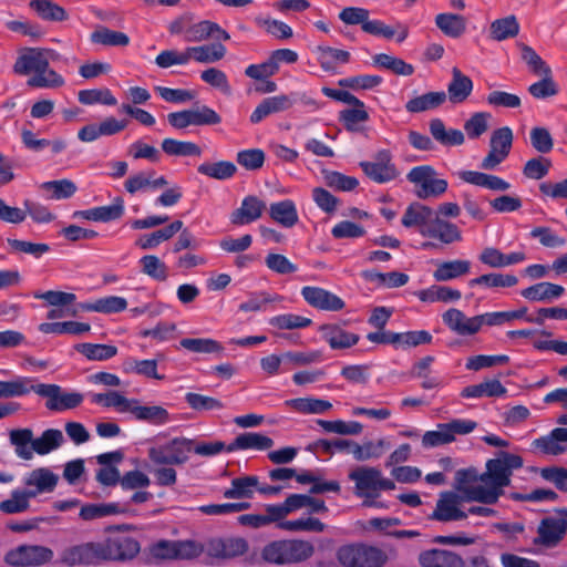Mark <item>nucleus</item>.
<instances>
[{"mask_svg":"<svg viewBox=\"0 0 567 567\" xmlns=\"http://www.w3.org/2000/svg\"><path fill=\"white\" fill-rule=\"evenodd\" d=\"M523 466L519 455L499 452L497 457L486 462V471L480 474L475 468L458 470L454 487L467 503L496 504L511 484L514 470Z\"/></svg>","mask_w":567,"mask_h":567,"instance_id":"1","label":"nucleus"},{"mask_svg":"<svg viewBox=\"0 0 567 567\" xmlns=\"http://www.w3.org/2000/svg\"><path fill=\"white\" fill-rule=\"evenodd\" d=\"M47 53L52 59L59 54L52 50L40 48H25L20 51L14 64L13 72L18 75H31L27 84L38 89H56L64 85L65 81L61 74L50 68Z\"/></svg>","mask_w":567,"mask_h":567,"instance_id":"2","label":"nucleus"},{"mask_svg":"<svg viewBox=\"0 0 567 567\" xmlns=\"http://www.w3.org/2000/svg\"><path fill=\"white\" fill-rule=\"evenodd\" d=\"M200 542L159 539L144 550L145 563L159 566L172 560H193L202 555Z\"/></svg>","mask_w":567,"mask_h":567,"instance_id":"3","label":"nucleus"},{"mask_svg":"<svg viewBox=\"0 0 567 567\" xmlns=\"http://www.w3.org/2000/svg\"><path fill=\"white\" fill-rule=\"evenodd\" d=\"M313 554V544L298 538L272 540L261 549V558L266 563L280 566L303 563Z\"/></svg>","mask_w":567,"mask_h":567,"instance_id":"4","label":"nucleus"},{"mask_svg":"<svg viewBox=\"0 0 567 567\" xmlns=\"http://www.w3.org/2000/svg\"><path fill=\"white\" fill-rule=\"evenodd\" d=\"M336 557L342 567H384L389 561L383 549L364 543L342 545Z\"/></svg>","mask_w":567,"mask_h":567,"instance_id":"5","label":"nucleus"},{"mask_svg":"<svg viewBox=\"0 0 567 567\" xmlns=\"http://www.w3.org/2000/svg\"><path fill=\"white\" fill-rule=\"evenodd\" d=\"M406 179L414 185L415 195L420 199L437 198L449 187L447 181L440 178L431 165L415 166L406 174Z\"/></svg>","mask_w":567,"mask_h":567,"instance_id":"6","label":"nucleus"},{"mask_svg":"<svg viewBox=\"0 0 567 567\" xmlns=\"http://www.w3.org/2000/svg\"><path fill=\"white\" fill-rule=\"evenodd\" d=\"M202 554H206L213 563H223L244 556L249 550L247 539L239 536L212 537L200 543Z\"/></svg>","mask_w":567,"mask_h":567,"instance_id":"7","label":"nucleus"},{"mask_svg":"<svg viewBox=\"0 0 567 567\" xmlns=\"http://www.w3.org/2000/svg\"><path fill=\"white\" fill-rule=\"evenodd\" d=\"M477 423L468 419H453L447 423H440L433 431H427L422 436V445L426 449L446 445L456 440L457 435H466L473 432Z\"/></svg>","mask_w":567,"mask_h":567,"instance_id":"8","label":"nucleus"},{"mask_svg":"<svg viewBox=\"0 0 567 567\" xmlns=\"http://www.w3.org/2000/svg\"><path fill=\"white\" fill-rule=\"evenodd\" d=\"M567 534V513L565 508L540 519L534 544L546 549L557 547Z\"/></svg>","mask_w":567,"mask_h":567,"instance_id":"9","label":"nucleus"},{"mask_svg":"<svg viewBox=\"0 0 567 567\" xmlns=\"http://www.w3.org/2000/svg\"><path fill=\"white\" fill-rule=\"evenodd\" d=\"M54 557L51 548L42 545L22 544L9 549L4 561L13 567H40Z\"/></svg>","mask_w":567,"mask_h":567,"instance_id":"10","label":"nucleus"},{"mask_svg":"<svg viewBox=\"0 0 567 567\" xmlns=\"http://www.w3.org/2000/svg\"><path fill=\"white\" fill-rule=\"evenodd\" d=\"M99 542L103 564L132 560L141 550L138 540L128 535H111Z\"/></svg>","mask_w":567,"mask_h":567,"instance_id":"11","label":"nucleus"},{"mask_svg":"<svg viewBox=\"0 0 567 567\" xmlns=\"http://www.w3.org/2000/svg\"><path fill=\"white\" fill-rule=\"evenodd\" d=\"M59 561L68 567L100 566L103 564L100 542L91 540L68 546L60 553Z\"/></svg>","mask_w":567,"mask_h":567,"instance_id":"12","label":"nucleus"},{"mask_svg":"<svg viewBox=\"0 0 567 567\" xmlns=\"http://www.w3.org/2000/svg\"><path fill=\"white\" fill-rule=\"evenodd\" d=\"M32 392L45 398V408L53 412L75 409L84 400L82 393L63 391L58 384L39 383L32 385Z\"/></svg>","mask_w":567,"mask_h":567,"instance_id":"13","label":"nucleus"},{"mask_svg":"<svg viewBox=\"0 0 567 567\" xmlns=\"http://www.w3.org/2000/svg\"><path fill=\"white\" fill-rule=\"evenodd\" d=\"M193 440L185 437L174 439L166 444L151 447L148 457L154 464L158 465L184 464L193 450Z\"/></svg>","mask_w":567,"mask_h":567,"instance_id":"14","label":"nucleus"},{"mask_svg":"<svg viewBox=\"0 0 567 567\" xmlns=\"http://www.w3.org/2000/svg\"><path fill=\"white\" fill-rule=\"evenodd\" d=\"M169 125L176 130L188 126L215 125L221 122L217 112L207 105H197L193 109L172 112L167 115Z\"/></svg>","mask_w":567,"mask_h":567,"instance_id":"15","label":"nucleus"},{"mask_svg":"<svg viewBox=\"0 0 567 567\" xmlns=\"http://www.w3.org/2000/svg\"><path fill=\"white\" fill-rule=\"evenodd\" d=\"M465 502V497L457 492H442L430 518L441 523L464 520L467 518Z\"/></svg>","mask_w":567,"mask_h":567,"instance_id":"16","label":"nucleus"},{"mask_svg":"<svg viewBox=\"0 0 567 567\" xmlns=\"http://www.w3.org/2000/svg\"><path fill=\"white\" fill-rule=\"evenodd\" d=\"M360 167L371 181L378 184L390 183L400 175L388 150L379 151L372 161L361 162Z\"/></svg>","mask_w":567,"mask_h":567,"instance_id":"17","label":"nucleus"},{"mask_svg":"<svg viewBox=\"0 0 567 567\" xmlns=\"http://www.w3.org/2000/svg\"><path fill=\"white\" fill-rule=\"evenodd\" d=\"M513 145V131L508 126L495 130L489 140V152L483 158L481 167L486 171L494 169L503 163Z\"/></svg>","mask_w":567,"mask_h":567,"instance_id":"18","label":"nucleus"},{"mask_svg":"<svg viewBox=\"0 0 567 567\" xmlns=\"http://www.w3.org/2000/svg\"><path fill=\"white\" fill-rule=\"evenodd\" d=\"M380 470L371 466H360L349 473L354 482L355 495L361 498H377Z\"/></svg>","mask_w":567,"mask_h":567,"instance_id":"19","label":"nucleus"},{"mask_svg":"<svg viewBox=\"0 0 567 567\" xmlns=\"http://www.w3.org/2000/svg\"><path fill=\"white\" fill-rule=\"evenodd\" d=\"M298 93L279 94L264 99L250 115L252 124L260 123L267 116L289 110L297 103Z\"/></svg>","mask_w":567,"mask_h":567,"instance_id":"20","label":"nucleus"},{"mask_svg":"<svg viewBox=\"0 0 567 567\" xmlns=\"http://www.w3.org/2000/svg\"><path fill=\"white\" fill-rule=\"evenodd\" d=\"M301 296L313 308L324 311H339L344 308V301L337 295L319 287L306 286Z\"/></svg>","mask_w":567,"mask_h":567,"instance_id":"21","label":"nucleus"},{"mask_svg":"<svg viewBox=\"0 0 567 567\" xmlns=\"http://www.w3.org/2000/svg\"><path fill=\"white\" fill-rule=\"evenodd\" d=\"M58 481L59 476L50 468H35L23 478V483L27 487L24 491L32 493L31 498H34L40 494L53 492Z\"/></svg>","mask_w":567,"mask_h":567,"instance_id":"22","label":"nucleus"},{"mask_svg":"<svg viewBox=\"0 0 567 567\" xmlns=\"http://www.w3.org/2000/svg\"><path fill=\"white\" fill-rule=\"evenodd\" d=\"M443 322L452 331L460 336H472L482 328V319L478 316L466 317L461 310L451 308L442 316Z\"/></svg>","mask_w":567,"mask_h":567,"instance_id":"23","label":"nucleus"},{"mask_svg":"<svg viewBox=\"0 0 567 567\" xmlns=\"http://www.w3.org/2000/svg\"><path fill=\"white\" fill-rule=\"evenodd\" d=\"M124 200L116 197L111 205L93 207L85 210H76L73 213V218H83L92 221L109 223L120 219L124 214Z\"/></svg>","mask_w":567,"mask_h":567,"instance_id":"24","label":"nucleus"},{"mask_svg":"<svg viewBox=\"0 0 567 567\" xmlns=\"http://www.w3.org/2000/svg\"><path fill=\"white\" fill-rule=\"evenodd\" d=\"M419 564L421 567H464L463 558L446 549H426L420 553Z\"/></svg>","mask_w":567,"mask_h":567,"instance_id":"25","label":"nucleus"},{"mask_svg":"<svg viewBox=\"0 0 567 567\" xmlns=\"http://www.w3.org/2000/svg\"><path fill=\"white\" fill-rule=\"evenodd\" d=\"M420 233L430 238H435L443 244H452L462 239L461 231L455 224L446 221L435 213L430 225L420 230Z\"/></svg>","mask_w":567,"mask_h":567,"instance_id":"26","label":"nucleus"},{"mask_svg":"<svg viewBox=\"0 0 567 567\" xmlns=\"http://www.w3.org/2000/svg\"><path fill=\"white\" fill-rule=\"evenodd\" d=\"M266 209V203L259 199L257 196H246L239 208L235 209L230 215V221L234 225H247L262 216Z\"/></svg>","mask_w":567,"mask_h":567,"instance_id":"27","label":"nucleus"},{"mask_svg":"<svg viewBox=\"0 0 567 567\" xmlns=\"http://www.w3.org/2000/svg\"><path fill=\"white\" fill-rule=\"evenodd\" d=\"M458 178L464 183L487 188L494 192H506L511 188V184L505 179L477 171H460L456 173Z\"/></svg>","mask_w":567,"mask_h":567,"instance_id":"28","label":"nucleus"},{"mask_svg":"<svg viewBox=\"0 0 567 567\" xmlns=\"http://www.w3.org/2000/svg\"><path fill=\"white\" fill-rule=\"evenodd\" d=\"M123 458L121 452H109L96 456V461L102 467L96 473V481L104 486H114L121 481L120 472L111 464L118 463Z\"/></svg>","mask_w":567,"mask_h":567,"instance_id":"29","label":"nucleus"},{"mask_svg":"<svg viewBox=\"0 0 567 567\" xmlns=\"http://www.w3.org/2000/svg\"><path fill=\"white\" fill-rule=\"evenodd\" d=\"M565 288L549 281H542L520 291V296L533 302H548L560 298Z\"/></svg>","mask_w":567,"mask_h":567,"instance_id":"30","label":"nucleus"},{"mask_svg":"<svg viewBox=\"0 0 567 567\" xmlns=\"http://www.w3.org/2000/svg\"><path fill=\"white\" fill-rule=\"evenodd\" d=\"M274 446V440L262 433L245 432L236 436L233 443L227 445V452L239 450L266 451Z\"/></svg>","mask_w":567,"mask_h":567,"instance_id":"31","label":"nucleus"},{"mask_svg":"<svg viewBox=\"0 0 567 567\" xmlns=\"http://www.w3.org/2000/svg\"><path fill=\"white\" fill-rule=\"evenodd\" d=\"M473 91V81L461 72L458 68L452 69V80L447 85L446 97L453 104L463 103Z\"/></svg>","mask_w":567,"mask_h":567,"instance_id":"32","label":"nucleus"},{"mask_svg":"<svg viewBox=\"0 0 567 567\" xmlns=\"http://www.w3.org/2000/svg\"><path fill=\"white\" fill-rule=\"evenodd\" d=\"M138 421L152 423L155 425H162L168 422L169 414L168 412L157 405H140L138 400L132 399V403L130 405L128 412Z\"/></svg>","mask_w":567,"mask_h":567,"instance_id":"33","label":"nucleus"},{"mask_svg":"<svg viewBox=\"0 0 567 567\" xmlns=\"http://www.w3.org/2000/svg\"><path fill=\"white\" fill-rule=\"evenodd\" d=\"M322 338L332 349H348L357 344L359 336L349 332L336 324H328L321 328Z\"/></svg>","mask_w":567,"mask_h":567,"instance_id":"34","label":"nucleus"},{"mask_svg":"<svg viewBox=\"0 0 567 567\" xmlns=\"http://www.w3.org/2000/svg\"><path fill=\"white\" fill-rule=\"evenodd\" d=\"M269 216L274 221L286 228L293 227L299 220L296 204L291 199L272 203L269 206Z\"/></svg>","mask_w":567,"mask_h":567,"instance_id":"35","label":"nucleus"},{"mask_svg":"<svg viewBox=\"0 0 567 567\" xmlns=\"http://www.w3.org/2000/svg\"><path fill=\"white\" fill-rule=\"evenodd\" d=\"M430 133L433 138L444 146H458L465 141L462 131L456 128L447 130L441 118H433L430 121Z\"/></svg>","mask_w":567,"mask_h":567,"instance_id":"36","label":"nucleus"},{"mask_svg":"<svg viewBox=\"0 0 567 567\" xmlns=\"http://www.w3.org/2000/svg\"><path fill=\"white\" fill-rule=\"evenodd\" d=\"M471 271V261L464 259H455L442 261L437 264L433 272V278L436 281H450L458 277L465 276Z\"/></svg>","mask_w":567,"mask_h":567,"instance_id":"37","label":"nucleus"},{"mask_svg":"<svg viewBox=\"0 0 567 567\" xmlns=\"http://www.w3.org/2000/svg\"><path fill=\"white\" fill-rule=\"evenodd\" d=\"M435 212L421 203H412L408 206L402 217V225L404 227H421L426 228L430 225Z\"/></svg>","mask_w":567,"mask_h":567,"instance_id":"38","label":"nucleus"},{"mask_svg":"<svg viewBox=\"0 0 567 567\" xmlns=\"http://www.w3.org/2000/svg\"><path fill=\"white\" fill-rule=\"evenodd\" d=\"M446 101V93L444 91L427 92L425 94L415 96L409 100L405 104V110L409 113H421L437 109Z\"/></svg>","mask_w":567,"mask_h":567,"instance_id":"39","label":"nucleus"},{"mask_svg":"<svg viewBox=\"0 0 567 567\" xmlns=\"http://www.w3.org/2000/svg\"><path fill=\"white\" fill-rule=\"evenodd\" d=\"M183 228V221L182 220H175L171 225H168L165 228L155 230L151 234H146L141 236L136 240V246H138L142 249H152L157 247L161 243L171 239L176 233L182 230Z\"/></svg>","mask_w":567,"mask_h":567,"instance_id":"40","label":"nucleus"},{"mask_svg":"<svg viewBox=\"0 0 567 567\" xmlns=\"http://www.w3.org/2000/svg\"><path fill=\"white\" fill-rule=\"evenodd\" d=\"M126 512V506L118 503L86 504L81 507L79 516L83 520H94L111 515L124 514Z\"/></svg>","mask_w":567,"mask_h":567,"instance_id":"41","label":"nucleus"},{"mask_svg":"<svg viewBox=\"0 0 567 567\" xmlns=\"http://www.w3.org/2000/svg\"><path fill=\"white\" fill-rule=\"evenodd\" d=\"M80 308L85 311L111 315L124 311L127 308V301L123 297L107 296L93 302L82 303Z\"/></svg>","mask_w":567,"mask_h":567,"instance_id":"42","label":"nucleus"},{"mask_svg":"<svg viewBox=\"0 0 567 567\" xmlns=\"http://www.w3.org/2000/svg\"><path fill=\"white\" fill-rule=\"evenodd\" d=\"M29 6L44 21L61 22L69 19L65 9L51 0H32Z\"/></svg>","mask_w":567,"mask_h":567,"instance_id":"43","label":"nucleus"},{"mask_svg":"<svg viewBox=\"0 0 567 567\" xmlns=\"http://www.w3.org/2000/svg\"><path fill=\"white\" fill-rule=\"evenodd\" d=\"M518 284V278L509 274L491 272L468 280L471 288L481 286L484 288H509Z\"/></svg>","mask_w":567,"mask_h":567,"instance_id":"44","label":"nucleus"},{"mask_svg":"<svg viewBox=\"0 0 567 567\" xmlns=\"http://www.w3.org/2000/svg\"><path fill=\"white\" fill-rule=\"evenodd\" d=\"M507 390L498 380H488L478 384H473L464 388L461 392L463 398H498L503 396Z\"/></svg>","mask_w":567,"mask_h":567,"instance_id":"45","label":"nucleus"},{"mask_svg":"<svg viewBox=\"0 0 567 567\" xmlns=\"http://www.w3.org/2000/svg\"><path fill=\"white\" fill-rule=\"evenodd\" d=\"M285 405L302 414H321L332 408L329 401L315 398L290 399Z\"/></svg>","mask_w":567,"mask_h":567,"instance_id":"46","label":"nucleus"},{"mask_svg":"<svg viewBox=\"0 0 567 567\" xmlns=\"http://www.w3.org/2000/svg\"><path fill=\"white\" fill-rule=\"evenodd\" d=\"M320 66L327 72H333L338 64L350 61V53L344 50L320 45L317 48Z\"/></svg>","mask_w":567,"mask_h":567,"instance_id":"47","label":"nucleus"},{"mask_svg":"<svg viewBox=\"0 0 567 567\" xmlns=\"http://www.w3.org/2000/svg\"><path fill=\"white\" fill-rule=\"evenodd\" d=\"M417 298L423 302H452L461 299L462 293L457 289L446 286H431L416 292Z\"/></svg>","mask_w":567,"mask_h":567,"instance_id":"48","label":"nucleus"},{"mask_svg":"<svg viewBox=\"0 0 567 567\" xmlns=\"http://www.w3.org/2000/svg\"><path fill=\"white\" fill-rule=\"evenodd\" d=\"M390 447L391 443L385 439L367 441L363 444L357 443V446H354V450L352 451V455L357 461L363 462L381 457Z\"/></svg>","mask_w":567,"mask_h":567,"instance_id":"49","label":"nucleus"},{"mask_svg":"<svg viewBox=\"0 0 567 567\" xmlns=\"http://www.w3.org/2000/svg\"><path fill=\"white\" fill-rule=\"evenodd\" d=\"M226 47L221 43H213L199 47H189L190 60L198 63H215L226 55Z\"/></svg>","mask_w":567,"mask_h":567,"instance_id":"50","label":"nucleus"},{"mask_svg":"<svg viewBox=\"0 0 567 567\" xmlns=\"http://www.w3.org/2000/svg\"><path fill=\"white\" fill-rule=\"evenodd\" d=\"M40 189L45 193L47 198L61 200L72 197L76 193L78 187L70 179H59L42 183Z\"/></svg>","mask_w":567,"mask_h":567,"instance_id":"51","label":"nucleus"},{"mask_svg":"<svg viewBox=\"0 0 567 567\" xmlns=\"http://www.w3.org/2000/svg\"><path fill=\"white\" fill-rule=\"evenodd\" d=\"M259 480L257 476H241L231 481V487L224 492L225 498H250L254 494V488H257Z\"/></svg>","mask_w":567,"mask_h":567,"instance_id":"52","label":"nucleus"},{"mask_svg":"<svg viewBox=\"0 0 567 567\" xmlns=\"http://www.w3.org/2000/svg\"><path fill=\"white\" fill-rule=\"evenodd\" d=\"M372 60L378 68L389 70L398 75L409 76L414 72L412 64L390 54L379 53L375 54Z\"/></svg>","mask_w":567,"mask_h":567,"instance_id":"53","label":"nucleus"},{"mask_svg":"<svg viewBox=\"0 0 567 567\" xmlns=\"http://www.w3.org/2000/svg\"><path fill=\"white\" fill-rule=\"evenodd\" d=\"M91 41L106 47H126L130 43V38L123 32L99 27L91 33Z\"/></svg>","mask_w":567,"mask_h":567,"instance_id":"54","label":"nucleus"},{"mask_svg":"<svg viewBox=\"0 0 567 567\" xmlns=\"http://www.w3.org/2000/svg\"><path fill=\"white\" fill-rule=\"evenodd\" d=\"M491 37L496 41L514 38L519 32V23L515 16H508L492 22Z\"/></svg>","mask_w":567,"mask_h":567,"instance_id":"55","label":"nucleus"},{"mask_svg":"<svg viewBox=\"0 0 567 567\" xmlns=\"http://www.w3.org/2000/svg\"><path fill=\"white\" fill-rule=\"evenodd\" d=\"M162 150L169 156H197L202 155L200 147L187 141H178L175 138H164L162 141Z\"/></svg>","mask_w":567,"mask_h":567,"instance_id":"56","label":"nucleus"},{"mask_svg":"<svg viewBox=\"0 0 567 567\" xmlns=\"http://www.w3.org/2000/svg\"><path fill=\"white\" fill-rule=\"evenodd\" d=\"M91 401L104 408H114L118 413H127L132 399L122 395L117 391H109L107 393H94Z\"/></svg>","mask_w":567,"mask_h":567,"instance_id":"57","label":"nucleus"},{"mask_svg":"<svg viewBox=\"0 0 567 567\" xmlns=\"http://www.w3.org/2000/svg\"><path fill=\"white\" fill-rule=\"evenodd\" d=\"M63 434L60 430H45L41 436L34 439L33 450L39 455H45L59 449L63 443Z\"/></svg>","mask_w":567,"mask_h":567,"instance_id":"58","label":"nucleus"},{"mask_svg":"<svg viewBox=\"0 0 567 567\" xmlns=\"http://www.w3.org/2000/svg\"><path fill=\"white\" fill-rule=\"evenodd\" d=\"M197 172L210 178L224 181L231 178L237 172V167L234 163L228 161H220L216 163L206 162L197 167Z\"/></svg>","mask_w":567,"mask_h":567,"instance_id":"59","label":"nucleus"},{"mask_svg":"<svg viewBox=\"0 0 567 567\" xmlns=\"http://www.w3.org/2000/svg\"><path fill=\"white\" fill-rule=\"evenodd\" d=\"M32 493H27L24 489L17 488L11 492V496L0 503V512L4 514H20L24 513L30 507V499Z\"/></svg>","mask_w":567,"mask_h":567,"instance_id":"60","label":"nucleus"},{"mask_svg":"<svg viewBox=\"0 0 567 567\" xmlns=\"http://www.w3.org/2000/svg\"><path fill=\"white\" fill-rule=\"evenodd\" d=\"M75 349L91 361H105L117 353V348L111 344L80 343Z\"/></svg>","mask_w":567,"mask_h":567,"instance_id":"61","label":"nucleus"},{"mask_svg":"<svg viewBox=\"0 0 567 567\" xmlns=\"http://www.w3.org/2000/svg\"><path fill=\"white\" fill-rule=\"evenodd\" d=\"M284 299L278 293H269L267 291H256L249 295L247 301L239 305V310L243 312H255L264 310L266 305L271 302H279Z\"/></svg>","mask_w":567,"mask_h":567,"instance_id":"62","label":"nucleus"},{"mask_svg":"<svg viewBox=\"0 0 567 567\" xmlns=\"http://www.w3.org/2000/svg\"><path fill=\"white\" fill-rule=\"evenodd\" d=\"M435 23L444 34L452 38H457L465 31V20L457 14L440 13L435 18Z\"/></svg>","mask_w":567,"mask_h":567,"instance_id":"63","label":"nucleus"},{"mask_svg":"<svg viewBox=\"0 0 567 567\" xmlns=\"http://www.w3.org/2000/svg\"><path fill=\"white\" fill-rule=\"evenodd\" d=\"M78 99L79 102L84 105L103 104L113 106L117 103L111 90L106 87L81 90L78 94Z\"/></svg>","mask_w":567,"mask_h":567,"instance_id":"64","label":"nucleus"}]
</instances>
